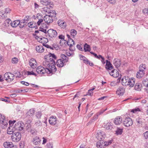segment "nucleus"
<instances>
[{
	"instance_id": "obj_42",
	"label": "nucleus",
	"mask_w": 148,
	"mask_h": 148,
	"mask_svg": "<svg viewBox=\"0 0 148 148\" xmlns=\"http://www.w3.org/2000/svg\"><path fill=\"white\" fill-rule=\"evenodd\" d=\"M28 26L31 28H34L36 27H37L36 23H34V22H31L28 23Z\"/></svg>"
},
{
	"instance_id": "obj_12",
	"label": "nucleus",
	"mask_w": 148,
	"mask_h": 148,
	"mask_svg": "<svg viewBox=\"0 0 148 148\" xmlns=\"http://www.w3.org/2000/svg\"><path fill=\"white\" fill-rule=\"evenodd\" d=\"M36 62L35 59L32 58L29 60V64L32 68L34 69L36 67Z\"/></svg>"
},
{
	"instance_id": "obj_11",
	"label": "nucleus",
	"mask_w": 148,
	"mask_h": 148,
	"mask_svg": "<svg viewBox=\"0 0 148 148\" xmlns=\"http://www.w3.org/2000/svg\"><path fill=\"white\" fill-rule=\"evenodd\" d=\"M104 133L101 131H98L96 135L97 138L99 140H103L105 137Z\"/></svg>"
},
{
	"instance_id": "obj_55",
	"label": "nucleus",
	"mask_w": 148,
	"mask_h": 148,
	"mask_svg": "<svg viewBox=\"0 0 148 148\" xmlns=\"http://www.w3.org/2000/svg\"><path fill=\"white\" fill-rule=\"evenodd\" d=\"M27 75H33L35 76H36V73H34L32 71H27Z\"/></svg>"
},
{
	"instance_id": "obj_36",
	"label": "nucleus",
	"mask_w": 148,
	"mask_h": 148,
	"mask_svg": "<svg viewBox=\"0 0 148 148\" xmlns=\"http://www.w3.org/2000/svg\"><path fill=\"white\" fill-rule=\"evenodd\" d=\"M7 16L3 11H1L0 12V18L1 19H4L7 17Z\"/></svg>"
},
{
	"instance_id": "obj_57",
	"label": "nucleus",
	"mask_w": 148,
	"mask_h": 148,
	"mask_svg": "<svg viewBox=\"0 0 148 148\" xmlns=\"http://www.w3.org/2000/svg\"><path fill=\"white\" fill-rule=\"evenodd\" d=\"M10 10L9 8H6L5 9V11L4 12L6 15H8V14L10 13Z\"/></svg>"
},
{
	"instance_id": "obj_48",
	"label": "nucleus",
	"mask_w": 148,
	"mask_h": 148,
	"mask_svg": "<svg viewBox=\"0 0 148 148\" xmlns=\"http://www.w3.org/2000/svg\"><path fill=\"white\" fill-rule=\"evenodd\" d=\"M43 10L45 12H47L48 13H49L51 11L50 9L47 6L44 7L43 8Z\"/></svg>"
},
{
	"instance_id": "obj_16",
	"label": "nucleus",
	"mask_w": 148,
	"mask_h": 148,
	"mask_svg": "<svg viewBox=\"0 0 148 148\" xmlns=\"http://www.w3.org/2000/svg\"><path fill=\"white\" fill-rule=\"evenodd\" d=\"M42 26L40 27V28L39 31H40V34L41 33L43 32L45 33H46L47 32V26L45 24H42Z\"/></svg>"
},
{
	"instance_id": "obj_37",
	"label": "nucleus",
	"mask_w": 148,
	"mask_h": 148,
	"mask_svg": "<svg viewBox=\"0 0 148 148\" xmlns=\"http://www.w3.org/2000/svg\"><path fill=\"white\" fill-rule=\"evenodd\" d=\"M135 122L137 124V125L140 124H142V119L140 117H138V118H136L135 119Z\"/></svg>"
},
{
	"instance_id": "obj_41",
	"label": "nucleus",
	"mask_w": 148,
	"mask_h": 148,
	"mask_svg": "<svg viewBox=\"0 0 148 148\" xmlns=\"http://www.w3.org/2000/svg\"><path fill=\"white\" fill-rule=\"evenodd\" d=\"M142 83L144 86L148 87V79L144 78L143 81Z\"/></svg>"
},
{
	"instance_id": "obj_40",
	"label": "nucleus",
	"mask_w": 148,
	"mask_h": 148,
	"mask_svg": "<svg viewBox=\"0 0 148 148\" xmlns=\"http://www.w3.org/2000/svg\"><path fill=\"white\" fill-rule=\"evenodd\" d=\"M49 13V15L52 18L56 16V13L54 10H51Z\"/></svg>"
},
{
	"instance_id": "obj_33",
	"label": "nucleus",
	"mask_w": 148,
	"mask_h": 148,
	"mask_svg": "<svg viewBox=\"0 0 148 148\" xmlns=\"http://www.w3.org/2000/svg\"><path fill=\"white\" fill-rule=\"evenodd\" d=\"M105 128L108 130H111L112 128V123H107L105 126Z\"/></svg>"
},
{
	"instance_id": "obj_27",
	"label": "nucleus",
	"mask_w": 148,
	"mask_h": 148,
	"mask_svg": "<svg viewBox=\"0 0 148 148\" xmlns=\"http://www.w3.org/2000/svg\"><path fill=\"white\" fill-rule=\"evenodd\" d=\"M51 59H52L53 61L54 62V63H53V65L55 66V62L54 59H56V57L54 54H51V56L49 57L48 59H47V60L45 62H49L50 61H51L50 60Z\"/></svg>"
},
{
	"instance_id": "obj_52",
	"label": "nucleus",
	"mask_w": 148,
	"mask_h": 148,
	"mask_svg": "<svg viewBox=\"0 0 148 148\" xmlns=\"http://www.w3.org/2000/svg\"><path fill=\"white\" fill-rule=\"evenodd\" d=\"M41 115L42 114L41 112H38L36 113V116L37 118L38 119L40 118Z\"/></svg>"
},
{
	"instance_id": "obj_22",
	"label": "nucleus",
	"mask_w": 148,
	"mask_h": 148,
	"mask_svg": "<svg viewBox=\"0 0 148 148\" xmlns=\"http://www.w3.org/2000/svg\"><path fill=\"white\" fill-rule=\"evenodd\" d=\"M106 68L109 70H111L113 69V67L110 62L108 60H106Z\"/></svg>"
},
{
	"instance_id": "obj_18",
	"label": "nucleus",
	"mask_w": 148,
	"mask_h": 148,
	"mask_svg": "<svg viewBox=\"0 0 148 148\" xmlns=\"http://www.w3.org/2000/svg\"><path fill=\"white\" fill-rule=\"evenodd\" d=\"M109 73L111 76L114 77H117L119 76V72L116 70H112Z\"/></svg>"
},
{
	"instance_id": "obj_1",
	"label": "nucleus",
	"mask_w": 148,
	"mask_h": 148,
	"mask_svg": "<svg viewBox=\"0 0 148 148\" xmlns=\"http://www.w3.org/2000/svg\"><path fill=\"white\" fill-rule=\"evenodd\" d=\"M51 61L49 62H44L43 65L46 67H48L45 69L42 66H39L36 69V72L39 74H44L46 73H53L56 71L57 69L53 65L54 62L52 59H50Z\"/></svg>"
},
{
	"instance_id": "obj_61",
	"label": "nucleus",
	"mask_w": 148,
	"mask_h": 148,
	"mask_svg": "<svg viewBox=\"0 0 148 148\" xmlns=\"http://www.w3.org/2000/svg\"><path fill=\"white\" fill-rule=\"evenodd\" d=\"M40 39L41 40L43 39L44 40L43 41L44 42V43H47L48 42V39L45 37H42V38H41Z\"/></svg>"
},
{
	"instance_id": "obj_29",
	"label": "nucleus",
	"mask_w": 148,
	"mask_h": 148,
	"mask_svg": "<svg viewBox=\"0 0 148 148\" xmlns=\"http://www.w3.org/2000/svg\"><path fill=\"white\" fill-rule=\"evenodd\" d=\"M145 74V71H142L139 69V71L136 74V76L137 78H140L142 77Z\"/></svg>"
},
{
	"instance_id": "obj_14",
	"label": "nucleus",
	"mask_w": 148,
	"mask_h": 148,
	"mask_svg": "<svg viewBox=\"0 0 148 148\" xmlns=\"http://www.w3.org/2000/svg\"><path fill=\"white\" fill-rule=\"evenodd\" d=\"M43 19L45 22L47 24L51 23L53 21V18L49 15L45 16Z\"/></svg>"
},
{
	"instance_id": "obj_58",
	"label": "nucleus",
	"mask_w": 148,
	"mask_h": 148,
	"mask_svg": "<svg viewBox=\"0 0 148 148\" xmlns=\"http://www.w3.org/2000/svg\"><path fill=\"white\" fill-rule=\"evenodd\" d=\"M93 92L91 90H88V92L87 93V95H90V96H92L93 95Z\"/></svg>"
},
{
	"instance_id": "obj_6",
	"label": "nucleus",
	"mask_w": 148,
	"mask_h": 148,
	"mask_svg": "<svg viewBox=\"0 0 148 148\" xmlns=\"http://www.w3.org/2000/svg\"><path fill=\"white\" fill-rule=\"evenodd\" d=\"M24 124L22 121H18L14 125V128L16 130L21 131L23 129Z\"/></svg>"
},
{
	"instance_id": "obj_38",
	"label": "nucleus",
	"mask_w": 148,
	"mask_h": 148,
	"mask_svg": "<svg viewBox=\"0 0 148 148\" xmlns=\"http://www.w3.org/2000/svg\"><path fill=\"white\" fill-rule=\"evenodd\" d=\"M123 131V128H117L116 130V131L115 134L117 135H121L122 134Z\"/></svg>"
},
{
	"instance_id": "obj_23",
	"label": "nucleus",
	"mask_w": 148,
	"mask_h": 148,
	"mask_svg": "<svg viewBox=\"0 0 148 148\" xmlns=\"http://www.w3.org/2000/svg\"><path fill=\"white\" fill-rule=\"evenodd\" d=\"M68 45L70 47L69 50L71 51H73V49H72L71 47L73 45H75V43L73 39H69L67 41Z\"/></svg>"
},
{
	"instance_id": "obj_10",
	"label": "nucleus",
	"mask_w": 148,
	"mask_h": 148,
	"mask_svg": "<svg viewBox=\"0 0 148 148\" xmlns=\"http://www.w3.org/2000/svg\"><path fill=\"white\" fill-rule=\"evenodd\" d=\"M47 33L49 36L51 38L56 37L57 35L56 31L55 30L52 29L48 30Z\"/></svg>"
},
{
	"instance_id": "obj_5",
	"label": "nucleus",
	"mask_w": 148,
	"mask_h": 148,
	"mask_svg": "<svg viewBox=\"0 0 148 148\" xmlns=\"http://www.w3.org/2000/svg\"><path fill=\"white\" fill-rule=\"evenodd\" d=\"M11 21L10 18L5 20L2 25L1 29L4 31H7L8 27L10 26V24L11 25Z\"/></svg>"
},
{
	"instance_id": "obj_20",
	"label": "nucleus",
	"mask_w": 148,
	"mask_h": 148,
	"mask_svg": "<svg viewBox=\"0 0 148 148\" xmlns=\"http://www.w3.org/2000/svg\"><path fill=\"white\" fill-rule=\"evenodd\" d=\"M40 140L38 136H36L32 140V142L35 145H37L40 143Z\"/></svg>"
},
{
	"instance_id": "obj_24",
	"label": "nucleus",
	"mask_w": 148,
	"mask_h": 148,
	"mask_svg": "<svg viewBox=\"0 0 148 148\" xmlns=\"http://www.w3.org/2000/svg\"><path fill=\"white\" fill-rule=\"evenodd\" d=\"M3 146L5 148H12L13 144L12 142H6L4 143Z\"/></svg>"
},
{
	"instance_id": "obj_60",
	"label": "nucleus",
	"mask_w": 148,
	"mask_h": 148,
	"mask_svg": "<svg viewBox=\"0 0 148 148\" xmlns=\"http://www.w3.org/2000/svg\"><path fill=\"white\" fill-rule=\"evenodd\" d=\"M21 82L22 84L25 85L26 86H28L29 85V83L27 82H25L24 81H22Z\"/></svg>"
},
{
	"instance_id": "obj_62",
	"label": "nucleus",
	"mask_w": 148,
	"mask_h": 148,
	"mask_svg": "<svg viewBox=\"0 0 148 148\" xmlns=\"http://www.w3.org/2000/svg\"><path fill=\"white\" fill-rule=\"evenodd\" d=\"M144 136L145 138H148V131H147L144 133Z\"/></svg>"
},
{
	"instance_id": "obj_44",
	"label": "nucleus",
	"mask_w": 148,
	"mask_h": 148,
	"mask_svg": "<svg viewBox=\"0 0 148 148\" xmlns=\"http://www.w3.org/2000/svg\"><path fill=\"white\" fill-rule=\"evenodd\" d=\"M80 59L81 60H83L84 62L86 63H88V60L83 56H80Z\"/></svg>"
},
{
	"instance_id": "obj_2",
	"label": "nucleus",
	"mask_w": 148,
	"mask_h": 148,
	"mask_svg": "<svg viewBox=\"0 0 148 148\" xmlns=\"http://www.w3.org/2000/svg\"><path fill=\"white\" fill-rule=\"evenodd\" d=\"M135 79L134 78H130L128 77H124L122 79L121 82L124 86H129L130 87H132L135 84Z\"/></svg>"
},
{
	"instance_id": "obj_19",
	"label": "nucleus",
	"mask_w": 148,
	"mask_h": 148,
	"mask_svg": "<svg viewBox=\"0 0 148 148\" xmlns=\"http://www.w3.org/2000/svg\"><path fill=\"white\" fill-rule=\"evenodd\" d=\"M103 140H100L97 143V147L98 148H104L105 145L104 144Z\"/></svg>"
},
{
	"instance_id": "obj_46",
	"label": "nucleus",
	"mask_w": 148,
	"mask_h": 148,
	"mask_svg": "<svg viewBox=\"0 0 148 148\" xmlns=\"http://www.w3.org/2000/svg\"><path fill=\"white\" fill-rule=\"evenodd\" d=\"M146 66L145 64H143L140 65L139 67V69L142 71H145V70L146 69Z\"/></svg>"
},
{
	"instance_id": "obj_13",
	"label": "nucleus",
	"mask_w": 148,
	"mask_h": 148,
	"mask_svg": "<svg viewBox=\"0 0 148 148\" xmlns=\"http://www.w3.org/2000/svg\"><path fill=\"white\" fill-rule=\"evenodd\" d=\"M35 110L33 109H31L27 111L25 114L26 118L27 119H30L34 114Z\"/></svg>"
},
{
	"instance_id": "obj_26",
	"label": "nucleus",
	"mask_w": 148,
	"mask_h": 148,
	"mask_svg": "<svg viewBox=\"0 0 148 148\" xmlns=\"http://www.w3.org/2000/svg\"><path fill=\"white\" fill-rule=\"evenodd\" d=\"M20 23V21L18 20H16L11 23V26L13 27H15L19 25Z\"/></svg>"
},
{
	"instance_id": "obj_28",
	"label": "nucleus",
	"mask_w": 148,
	"mask_h": 148,
	"mask_svg": "<svg viewBox=\"0 0 148 148\" xmlns=\"http://www.w3.org/2000/svg\"><path fill=\"white\" fill-rule=\"evenodd\" d=\"M63 61L60 59L58 60L57 61L56 64L59 67H62L64 65L65 62H64Z\"/></svg>"
},
{
	"instance_id": "obj_35",
	"label": "nucleus",
	"mask_w": 148,
	"mask_h": 148,
	"mask_svg": "<svg viewBox=\"0 0 148 148\" xmlns=\"http://www.w3.org/2000/svg\"><path fill=\"white\" fill-rule=\"evenodd\" d=\"M84 50L85 52L90 51V46L87 43H86L84 45Z\"/></svg>"
},
{
	"instance_id": "obj_59",
	"label": "nucleus",
	"mask_w": 148,
	"mask_h": 148,
	"mask_svg": "<svg viewBox=\"0 0 148 148\" xmlns=\"http://www.w3.org/2000/svg\"><path fill=\"white\" fill-rule=\"evenodd\" d=\"M77 47L78 49L81 51H83L82 48L81 47V46L79 45H77L76 46Z\"/></svg>"
},
{
	"instance_id": "obj_17",
	"label": "nucleus",
	"mask_w": 148,
	"mask_h": 148,
	"mask_svg": "<svg viewBox=\"0 0 148 148\" xmlns=\"http://www.w3.org/2000/svg\"><path fill=\"white\" fill-rule=\"evenodd\" d=\"M125 89L122 87H119L116 91V94L120 96L123 95L125 92Z\"/></svg>"
},
{
	"instance_id": "obj_32",
	"label": "nucleus",
	"mask_w": 148,
	"mask_h": 148,
	"mask_svg": "<svg viewBox=\"0 0 148 148\" xmlns=\"http://www.w3.org/2000/svg\"><path fill=\"white\" fill-rule=\"evenodd\" d=\"M57 23L58 25L62 28H64L66 26V23L63 21L58 20Z\"/></svg>"
},
{
	"instance_id": "obj_63",
	"label": "nucleus",
	"mask_w": 148,
	"mask_h": 148,
	"mask_svg": "<svg viewBox=\"0 0 148 148\" xmlns=\"http://www.w3.org/2000/svg\"><path fill=\"white\" fill-rule=\"evenodd\" d=\"M29 16H27L25 17L24 19L27 23V21L29 20Z\"/></svg>"
},
{
	"instance_id": "obj_53",
	"label": "nucleus",
	"mask_w": 148,
	"mask_h": 148,
	"mask_svg": "<svg viewBox=\"0 0 148 148\" xmlns=\"http://www.w3.org/2000/svg\"><path fill=\"white\" fill-rule=\"evenodd\" d=\"M140 111V109L138 108H136L133 109L131 110V112H132L133 113H135L137 112Z\"/></svg>"
},
{
	"instance_id": "obj_49",
	"label": "nucleus",
	"mask_w": 148,
	"mask_h": 148,
	"mask_svg": "<svg viewBox=\"0 0 148 148\" xmlns=\"http://www.w3.org/2000/svg\"><path fill=\"white\" fill-rule=\"evenodd\" d=\"M35 125L36 127H40L42 125V123L40 121L38 120L35 123Z\"/></svg>"
},
{
	"instance_id": "obj_7",
	"label": "nucleus",
	"mask_w": 148,
	"mask_h": 148,
	"mask_svg": "<svg viewBox=\"0 0 148 148\" xmlns=\"http://www.w3.org/2000/svg\"><path fill=\"white\" fill-rule=\"evenodd\" d=\"M0 124L2 128L6 127L8 125V122L6 121L4 115L1 114H0Z\"/></svg>"
},
{
	"instance_id": "obj_54",
	"label": "nucleus",
	"mask_w": 148,
	"mask_h": 148,
	"mask_svg": "<svg viewBox=\"0 0 148 148\" xmlns=\"http://www.w3.org/2000/svg\"><path fill=\"white\" fill-rule=\"evenodd\" d=\"M7 133L8 134H13V131H12V130L11 131L10 130V127H9L8 128V131H7Z\"/></svg>"
},
{
	"instance_id": "obj_21",
	"label": "nucleus",
	"mask_w": 148,
	"mask_h": 148,
	"mask_svg": "<svg viewBox=\"0 0 148 148\" xmlns=\"http://www.w3.org/2000/svg\"><path fill=\"white\" fill-rule=\"evenodd\" d=\"M142 88V85L141 83L137 82L135 84L134 86V89L136 90L140 91L141 90Z\"/></svg>"
},
{
	"instance_id": "obj_43",
	"label": "nucleus",
	"mask_w": 148,
	"mask_h": 148,
	"mask_svg": "<svg viewBox=\"0 0 148 148\" xmlns=\"http://www.w3.org/2000/svg\"><path fill=\"white\" fill-rule=\"evenodd\" d=\"M39 16H40V15L39 16L38 14H37L36 16V18H37L38 19V21L37 22V25L38 26L40 25L41 23H42L43 22V20L42 19L40 18L39 19Z\"/></svg>"
},
{
	"instance_id": "obj_4",
	"label": "nucleus",
	"mask_w": 148,
	"mask_h": 148,
	"mask_svg": "<svg viewBox=\"0 0 148 148\" xmlns=\"http://www.w3.org/2000/svg\"><path fill=\"white\" fill-rule=\"evenodd\" d=\"M21 137V134L20 133L16 132L12 134L11 138L13 141L17 142L20 140Z\"/></svg>"
},
{
	"instance_id": "obj_8",
	"label": "nucleus",
	"mask_w": 148,
	"mask_h": 148,
	"mask_svg": "<svg viewBox=\"0 0 148 148\" xmlns=\"http://www.w3.org/2000/svg\"><path fill=\"white\" fill-rule=\"evenodd\" d=\"M123 123L125 126L129 127L133 124V121L131 118L126 117L123 120Z\"/></svg>"
},
{
	"instance_id": "obj_45",
	"label": "nucleus",
	"mask_w": 148,
	"mask_h": 148,
	"mask_svg": "<svg viewBox=\"0 0 148 148\" xmlns=\"http://www.w3.org/2000/svg\"><path fill=\"white\" fill-rule=\"evenodd\" d=\"M11 62L13 64H16L18 62V59L16 57L12 59L11 60Z\"/></svg>"
},
{
	"instance_id": "obj_47",
	"label": "nucleus",
	"mask_w": 148,
	"mask_h": 148,
	"mask_svg": "<svg viewBox=\"0 0 148 148\" xmlns=\"http://www.w3.org/2000/svg\"><path fill=\"white\" fill-rule=\"evenodd\" d=\"M113 142V140H110L107 142H105L104 143V144L105 147L106 146H108V145L111 144Z\"/></svg>"
},
{
	"instance_id": "obj_31",
	"label": "nucleus",
	"mask_w": 148,
	"mask_h": 148,
	"mask_svg": "<svg viewBox=\"0 0 148 148\" xmlns=\"http://www.w3.org/2000/svg\"><path fill=\"white\" fill-rule=\"evenodd\" d=\"M60 60L63 61L64 62H66L68 61L69 58L65 54H62L60 56Z\"/></svg>"
},
{
	"instance_id": "obj_56",
	"label": "nucleus",
	"mask_w": 148,
	"mask_h": 148,
	"mask_svg": "<svg viewBox=\"0 0 148 148\" xmlns=\"http://www.w3.org/2000/svg\"><path fill=\"white\" fill-rule=\"evenodd\" d=\"M16 122V121L15 120H14L13 121H12L11 120H10L9 121V123L10 125V127H12V125Z\"/></svg>"
},
{
	"instance_id": "obj_50",
	"label": "nucleus",
	"mask_w": 148,
	"mask_h": 148,
	"mask_svg": "<svg viewBox=\"0 0 148 148\" xmlns=\"http://www.w3.org/2000/svg\"><path fill=\"white\" fill-rule=\"evenodd\" d=\"M143 13L145 15L147 16L148 15V8H145L143 9Z\"/></svg>"
},
{
	"instance_id": "obj_9",
	"label": "nucleus",
	"mask_w": 148,
	"mask_h": 148,
	"mask_svg": "<svg viewBox=\"0 0 148 148\" xmlns=\"http://www.w3.org/2000/svg\"><path fill=\"white\" fill-rule=\"evenodd\" d=\"M49 122L51 125H54L58 124V121L56 116H51L49 118Z\"/></svg>"
},
{
	"instance_id": "obj_39",
	"label": "nucleus",
	"mask_w": 148,
	"mask_h": 148,
	"mask_svg": "<svg viewBox=\"0 0 148 148\" xmlns=\"http://www.w3.org/2000/svg\"><path fill=\"white\" fill-rule=\"evenodd\" d=\"M70 34L71 36L74 38L77 34V31L75 29H72L71 31Z\"/></svg>"
},
{
	"instance_id": "obj_15",
	"label": "nucleus",
	"mask_w": 148,
	"mask_h": 148,
	"mask_svg": "<svg viewBox=\"0 0 148 148\" xmlns=\"http://www.w3.org/2000/svg\"><path fill=\"white\" fill-rule=\"evenodd\" d=\"M113 61V64L117 68L119 67L121 64V60L118 58H115Z\"/></svg>"
},
{
	"instance_id": "obj_3",
	"label": "nucleus",
	"mask_w": 148,
	"mask_h": 148,
	"mask_svg": "<svg viewBox=\"0 0 148 148\" xmlns=\"http://www.w3.org/2000/svg\"><path fill=\"white\" fill-rule=\"evenodd\" d=\"M4 78L6 81L10 82L14 79V75L11 73L7 72L4 74Z\"/></svg>"
},
{
	"instance_id": "obj_25",
	"label": "nucleus",
	"mask_w": 148,
	"mask_h": 148,
	"mask_svg": "<svg viewBox=\"0 0 148 148\" xmlns=\"http://www.w3.org/2000/svg\"><path fill=\"white\" fill-rule=\"evenodd\" d=\"M36 50L38 53H42L44 51V49L42 45H38L36 47Z\"/></svg>"
},
{
	"instance_id": "obj_51",
	"label": "nucleus",
	"mask_w": 148,
	"mask_h": 148,
	"mask_svg": "<svg viewBox=\"0 0 148 148\" xmlns=\"http://www.w3.org/2000/svg\"><path fill=\"white\" fill-rule=\"evenodd\" d=\"M30 132L33 135H35L36 134V131L34 129H32L30 130Z\"/></svg>"
},
{
	"instance_id": "obj_34",
	"label": "nucleus",
	"mask_w": 148,
	"mask_h": 148,
	"mask_svg": "<svg viewBox=\"0 0 148 148\" xmlns=\"http://www.w3.org/2000/svg\"><path fill=\"white\" fill-rule=\"evenodd\" d=\"M40 2L42 5L46 6L49 5L50 3L48 0H40Z\"/></svg>"
},
{
	"instance_id": "obj_30",
	"label": "nucleus",
	"mask_w": 148,
	"mask_h": 148,
	"mask_svg": "<svg viewBox=\"0 0 148 148\" xmlns=\"http://www.w3.org/2000/svg\"><path fill=\"white\" fill-rule=\"evenodd\" d=\"M122 121V118L119 117H117L115 118L114 122L116 125H119L120 124Z\"/></svg>"
},
{
	"instance_id": "obj_64",
	"label": "nucleus",
	"mask_w": 148,
	"mask_h": 148,
	"mask_svg": "<svg viewBox=\"0 0 148 148\" xmlns=\"http://www.w3.org/2000/svg\"><path fill=\"white\" fill-rule=\"evenodd\" d=\"M103 112H104V111H103L101 110L100 111L98 112L97 114L99 116V115H101L102 113H103Z\"/></svg>"
}]
</instances>
